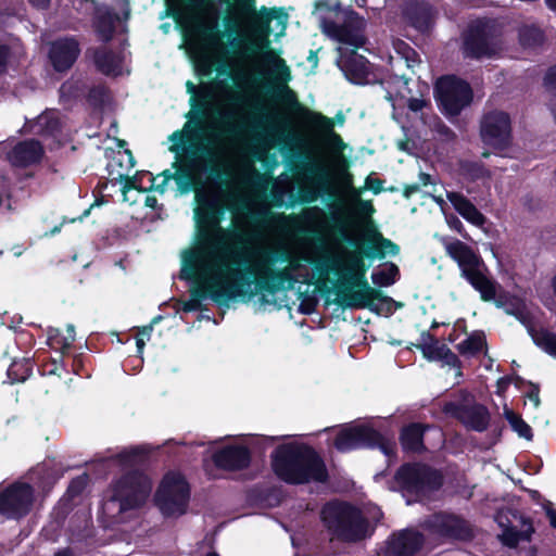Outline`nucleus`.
<instances>
[{
	"label": "nucleus",
	"instance_id": "obj_1",
	"mask_svg": "<svg viewBox=\"0 0 556 556\" xmlns=\"http://www.w3.org/2000/svg\"><path fill=\"white\" fill-rule=\"evenodd\" d=\"M191 111L181 130L173 132L169 151L175 153L176 170L153 177L141 173L129 177L135 160L129 150L117 153L126 177L123 194L130 189L164 192L173 178L180 193H195L194 218L198 233L181 252L180 277L192 282L184 312L201 308L206 299L222 301L258 296L261 304L279 306L280 294L295 283L325 282L330 273L328 261L309 237H301L292 251L270 241H249L243 233L219 226L225 206L237 226H245L254 215L270 210L266 191L268 179L252 163H245L222 189V174L230 156L247 138L241 108L222 102L214 87H187Z\"/></svg>",
	"mask_w": 556,
	"mask_h": 556
},
{
	"label": "nucleus",
	"instance_id": "obj_2",
	"mask_svg": "<svg viewBox=\"0 0 556 556\" xmlns=\"http://www.w3.org/2000/svg\"><path fill=\"white\" fill-rule=\"evenodd\" d=\"M170 11L182 28L187 54L201 75L212 74L217 65L257 64V56L269 49V36L280 37L287 15L263 8L243 28L241 18L229 15L231 27L217 29V9L206 0H169Z\"/></svg>",
	"mask_w": 556,
	"mask_h": 556
},
{
	"label": "nucleus",
	"instance_id": "obj_3",
	"mask_svg": "<svg viewBox=\"0 0 556 556\" xmlns=\"http://www.w3.org/2000/svg\"><path fill=\"white\" fill-rule=\"evenodd\" d=\"M314 14L317 16L323 33L338 43L337 65L353 84L371 83L369 63L356 53L365 45V20L338 3L318 0Z\"/></svg>",
	"mask_w": 556,
	"mask_h": 556
},
{
	"label": "nucleus",
	"instance_id": "obj_4",
	"mask_svg": "<svg viewBox=\"0 0 556 556\" xmlns=\"http://www.w3.org/2000/svg\"><path fill=\"white\" fill-rule=\"evenodd\" d=\"M150 452L149 447L132 446L104 458L109 467H118L128 472L112 485L111 494L102 505V522L106 528L124 525L138 517L140 507L151 492L149 479L132 468L141 457Z\"/></svg>",
	"mask_w": 556,
	"mask_h": 556
},
{
	"label": "nucleus",
	"instance_id": "obj_5",
	"mask_svg": "<svg viewBox=\"0 0 556 556\" xmlns=\"http://www.w3.org/2000/svg\"><path fill=\"white\" fill-rule=\"evenodd\" d=\"M447 254L457 262L466 280L480 293L485 302H494L508 315L515 316L527 329L531 327L526 303L522 299L505 292H498L500 285L488 275L482 260L464 242L446 241Z\"/></svg>",
	"mask_w": 556,
	"mask_h": 556
},
{
	"label": "nucleus",
	"instance_id": "obj_6",
	"mask_svg": "<svg viewBox=\"0 0 556 556\" xmlns=\"http://www.w3.org/2000/svg\"><path fill=\"white\" fill-rule=\"evenodd\" d=\"M291 71L286 61L275 50H267L257 56V64H238L233 79L240 88L260 93L266 88L288 102L296 103L294 91L288 86Z\"/></svg>",
	"mask_w": 556,
	"mask_h": 556
},
{
	"label": "nucleus",
	"instance_id": "obj_7",
	"mask_svg": "<svg viewBox=\"0 0 556 556\" xmlns=\"http://www.w3.org/2000/svg\"><path fill=\"white\" fill-rule=\"evenodd\" d=\"M273 467L276 475L289 483L324 482L327 479L321 458L303 444L280 445L273 454Z\"/></svg>",
	"mask_w": 556,
	"mask_h": 556
},
{
	"label": "nucleus",
	"instance_id": "obj_8",
	"mask_svg": "<svg viewBox=\"0 0 556 556\" xmlns=\"http://www.w3.org/2000/svg\"><path fill=\"white\" fill-rule=\"evenodd\" d=\"M320 517L328 532L339 540L355 542L364 539L368 533L367 520L357 508L346 503L326 504L320 511Z\"/></svg>",
	"mask_w": 556,
	"mask_h": 556
},
{
	"label": "nucleus",
	"instance_id": "obj_9",
	"mask_svg": "<svg viewBox=\"0 0 556 556\" xmlns=\"http://www.w3.org/2000/svg\"><path fill=\"white\" fill-rule=\"evenodd\" d=\"M342 300L348 307L369 308L370 311L381 313H391L395 301L383 296L379 291L371 288L365 279V276L342 274Z\"/></svg>",
	"mask_w": 556,
	"mask_h": 556
},
{
	"label": "nucleus",
	"instance_id": "obj_10",
	"mask_svg": "<svg viewBox=\"0 0 556 556\" xmlns=\"http://www.w3.org/2000/svg\"><path fill=\"white\" fill-rule=\"evenodd\" d=\"M333 444L340 452L362 447H379L387 456H390L394 451V444L366 421L346 425L338 432Z\"/></svg>",
	"mask_w": 556,
	"mask_h": 556
},
{
	"label": "nucleus",
	"instance_id": "obj_11",
	"mask_svg": "<svg viewBox=\"0 0 556 556\" xmlns=\"http://www.w3.org/2000/svg\"><path fill=\"white\" fill-rule=\"evenodd\" d=\"M399 490L406 497V503L412 504L420 500L428 491L441 485V476L425 465H404L395 475Z\"/></svg>",
	"mask_w": 556,
	"mask_h": 556
},
{
	"label": "nucleus",
	"instance_id": "obj_12",
	"mask_svg": "<svg viewBox=\"0 0 556 556\" xmlns=\"http://www.w3.org/2000/svg\"><path fill=\"white\" fill-rule=\"evenodd\" d=\"M189 501V485L177 472H168L162 480L155 494V502L167 517L182 515Z\"/></svg>",
	"mask_w": 556,
	"mask_h": 556
},
{
	"label": "nucleus",
	"instance_id": "obj_13",
	"mask_svg": "<svg viewBox=\"0 0 556 556\" xmlns=\"http://www.w3.org/2000/svg\"><path fill=\"white\" fill-rule=\"evenodd\" d=\"M435 96L443 112L450 116L458 115L472 100L470 86L455 76H445L438 79Z\"/></svg>",
	"mask_w": 556,
	"mask_h": 556
},
{
	"label": "nucleus",
	"instance_id": "obj_14",
	"mask_svg": "<svg viewBox=\"0 0 556 556\" xmlns=\"http://www.w3.org/2000/svg\"><path fill=\"white\" fill-rule=\"evenodd\" d=\"M429 534L440 540H469L472 536L470 525L458 516L439 513L425 522Z\"/></svg>",
	"mask_w": 556,
	"mask_h": 556
},
{
	"label": "nucleus",
	"instance_id": "obj_15",
	"mask_svg": "<svg viewBox=\"0 0 556 556\" xmlns=\"http://www.w3.org/2000/svg\"><path fill=\"white\" fill-rule=\"evenodd\" d=\"M34 500V491L26 483H14L0 493V514L18 519L28 514Z\"/></svg>",
	"mask_w": 556,
	"mask_h": 556
},
{
	"label": "nucleus",
	"instance_id": "obj_16",
	"mask_svg": "<svg viewBox=\"0 0 556 556\" xmlns=\"http://www.w3.org/2000/svg\"><path fill=\"white\" fill-rule=\"evenodd\" d=\"M496 522L502 528L498 538L508 547L517 546L520 541H529L533 532L531 522L516 511H498Z\"/></svg>",
	"mask_w": 556,
	"mask_h": 556
},
{
	"label": "nucleus",
	"instance_id": "obj_17",
	"mask_svg": "<svg viewBox=\"0 0 556 556\" xmlns=\"http://www.w3.org/2000/svg\"><path fill=\"white\" fill-rule=\"evenodd\" d=\"M510 118L507 113L494 111L484 115L481 137L486 146L502 150L510 142Z\"/></svg>",
	"mask_w": 556,
	"mask_h": 556
},
{
	"label": "nucleus",
	"instance_id": "obj_18",
	"mask_svg": "<svg viewBox=\"0 0 556 556\" xmlns=\"http://www.w3.org/2000/svg\"><path fill=\"white\" fill-rule=\"evenodd\" d=\"M273 219L281 228L292 227L295 233H319L325 227V213L317 206L307 207L299 215L278 214Z\"/></svg>",
	"mask_w": 556,
	"mask_h": 556
},
{
	"label": "nucleus",
	"instance_id": "obj_19",
	"mask_svg": "<svg viewBox=\"0 0 556 556\" xmlns=\"http://www.w3.org/2000/svg\"><path fill=\"white\" fill-rule=\"evenodd\" d=\"M443 410L458 419L466 428L479 432L484 431L490 421L486 408L477 403L448 402L444 405Z\"/></svg>",
	"mask_w": 556,
	"mask_h": 556
},
{
	"label": "nucleus",
	"instance_id": "obj_20",
	"mask_svg": "<svg viewBox=\"0 0 556 556\" xmlns=\"http://www.w3.org/2000/svg\"><path fill=\"white\" fill-rule=\"evenodd\" d=\"M79 51V45L75 38H63L52 43L49 56L54 68L61 72L74 64Z\"/></svg>",
	"mask_w": 556,
	"mask_h": 556
},
{
	"label": "nucleus",
	"instance_id": "obj_21",
	"mask_svg": "<svg viewBox=\"0 0 556 556\" xmlns=\"http://www.w3.org/2000/svg\"><path fill=\"white\" fill-rule=\"evenodd\" d=\"M213 459L219 468L238 470L249 465L250 452L243 445H229L216 452Z\"/></svg>",
	"mask_w": 556,
	"mask_h": 556
},
{
	"label": "nucleus",
	"instance_id": "obj_22",
	"mask_svg": "<svg viewBox=\"0 0 556 556\" xmlns=\"http://www.w3.org/2000/svg\"><path fill=\"white\" fill-rule=\"evenodd\" d=\"M422 535L415 530H404L394 534L389 542L392 556H413L422 545Z\"/></svg>",
	"mask_w": 556,
	"mask_h": 556
},
{
	"label": "nucleus",
	"instance_id": "obj_23",
	"mask_svg": "<svg viewBox=\"0 0 556 556\" xmlns=\"http://www.w3.org/2000/svg\"><path fill=\"white\" fill-rule=\"evenodd\" d=\"M43 154L42 146L36 140L18 142L10 152L9 161L14 166L25 167L37 163Z\"/></svg>",
	"mask_w": 556,
	"mask_h": 556
},
{
	"label": "nucleus",
	"instance_id": "obj_24",
	"mask_svg": "<svg viewBox=\"0 0 556 556\" xmlns=\"http://www.w3.org/2000/svg\"><path fill=\"white\" fill-rule=\"evenodd\" d=\"M363 235L364 239L375 251L376 256L384 257L387 255L394 256L399 254V245L392 242L391 240L384 238L382 233L370 222H368L365 225Z\"/></svg>",
	"mask_w": 556,
	"mask_h": 556
},
{
	"label": "nucleus",
	"instance_id": "obj_25",
	"mask_svg": "<svg viewBox=\"0 0 556 556\" xmlns=\"http://www.w3.org/2000/svg\"><path fill=\"white\" fill-rule=\"evenodd\" d=\"M495 51V48L490 42V38L484 31L475 30L473 28L469 30L464 43V53L466 56L479 59L490 56L494 54Z\"/></svg>",
	"mask_w": 556,
	"mask_h": 556
},
{
	"label": "nucleus",
	"instance_id": "obj_26",
	"mask_svg": "<svg viewBox=\"0 0 556 556\" xmlns=\"http://www.w3.org/2000/svg\"><path fill=\"white\" fill-rule=\"evenodd\" d=\"M446 197L455 211L468 223L475 226H482L484 224L485 217L465 195L458 192H447Z\"/></svg>",
	"mask_w": 556,
	"mask_h": 556
},
{
	"label": "nucleus",
	"instance_id": "obj_27",
	"mask_svg": "<svg viewBox=\"0 0 556 556\" xmlns=\"http://www.w3.org/2000/svg\"><path fill=\"white\" fill-rule=\"evenodd\" d=\"M94 63L99 71L105 75L118 76L124 73V56L104 48L94 53Z\"/></svg>",
	"mask_w": 556,
	"mask_h": 556
},
{
	"label": "nucleus",
	"instance_id": "obj_28",
	"mask_svg": "<svg viewBox=\"0 0 556 556\" xmlns=\"http://www.w3.org/2000/svg\"><path fill=\"white\" fill-rule=\"evenodd\" d=\"M60 117L56 111H47L38 116L31 126L35 134L55 136L60 128Z\"/></svg>",
	"mask_w": 556,
	"mask_h": 556
},
{
	"label": "nucleus",
	"instance_id": "obj_29",
	"mask_svg": "<svg viewBox=\"0 0 556 556\" xmlns=\"http://www.w3.org/2000/svg\"><path fill=\"white\" fill-rule=\"evenodd\" d=\"M422 434L424 429L418 424H413L403 429L401 434V442L403 448L412 452H419L422 450Z\"/></svg>",
	"mask_w": 556,
	"mask_h": 556
},
{
	"label": "nucleus",
	"instance_id": "obj_30",
	"mask_svg": "<svg viewBox=\"0 0 556 556\" xmlns=\"http://www.w3.org/2000/svg\"><path fill=\"white\" fill-rule=\"evenodd\" d=\"M533 342L546 353L556 356V333L544 328L535 329L532 325L528 329Z\"/></svg>",
	"mask_w": 556,
	"mask_h": 556
},
{
	"label": "nucleus",
	"instance_id": "obj_31",
	"mask_svg": "<svg viewBox=\"0 0 556 556\" xmlns=\"http://www.w3.org/2000/svg\"><path fill=\"white\" fill-rule=\"evenodd\" d=\"M333 263L342 274H353L354 276H365V263L361 254L356 252H350L343 261L334 260Z\"/></svg>",
	"mask_w": 556,
	"mask_h": 556
},
{
	"label": "nucleus",
	"instance_id": "obj_32",
	"mask_svg": "<svg viewBox=\"0 0 556 556\" xmlns=\"http://www.w3.org/2000/svg\"><path fill=\"white\" fill-rule=\"evenodd\" d=\"M485 345V336L481 331H475L464 341L457 344L458 352L467 357L475 356L480 353Z\"/></svg>",
	"mask_w": 556,
	"mask_h": 556
},
{
	"label": "nucleus",
	"instance_id": "obj_33",
	"mask_svg": "<svg viewBox=\"0 0 556 556\" xmlns=\"http://www.w3.org/2000/svg\"><path fill=\"white\" fill-rule=\"evenodd\" d=\"M399 267L393 263H388L383 267L376 269L371 274L374 285L378 287H389L399 279Z\"/></svg>",
	"mask_w": 556,
	"mask_h": 556
},
{
	"label": "nucleus",
	"instance_id": "obj_34",
	"mask_svg": "<svg viewBox=\"0 0 556 556\" xmlns=\"http://www.w3.org/2000/svg\"><path fill=\"white\" fill-rule=\"evenodd\" d=\"M504 417L508 421L511 429L520 437L528 441L532 440L533 433L531 427L514 410L504 407L503 412Z\"/></svg>",
	"mask_w": 556,
	"mask_h": 556
},
{
	"label": "nucleus",
	"instance_id": "obj_35",
	"mask_svg": "<svg viewBox=\"0 0 556 556\" xmlns=\"http://www.w3.org/2000/svg\"><path fill=\"white\" fill-rule=\"evenodd\" d=\"M519 39L523 47H536L544 40L543 33L535 26H523L519 30Z\"/></svg>",
	"mask_w": 556,
	"mask_h": 556
},
{
	"label": "nucleus",
	"instance_id": "obj_36",
	"mask_svg": "<svg viewBox=\"0 0 556 556\" xmlns=\"http://www.w3.org/2000/svg\"><path fill=\"white\" fill-rule=\"evenodd\" d=\"M96 27L102 40H109L114 31V18L110 13L99 15L96 22Z\"/></svg>",
	"mask_w": 556,
	"mask_h": 556
},
{
	"label": "nucleus",
	"instance_id": "obj_37",
	"mask_svg": "<svg viewBox=\"0 0 556 556\" xmlns=\"http://www.w3.org/2000/svg\"><path fill=\"white\" fill-rule=\"evenodd\" d=\"M424 355L431 361L446 358L447 356L454 357L451 351L444 344H427L422 348Z\"/></svg>",
	"mask_w": 556,
	"mask_h": 556
},
{
	"label": "nucleus",
	"instance_id": "obj_38",
	"mask_svg": "<svg viewBox=\"0 0 556 556\" xmlns=\"http://www.w3.org/2000/svg\"><path fill=\"white\" fill-rule=\"evenodd\" d=\"M395 49L397 53L401 54V60H404L408 68H413L416 64L419 63L416 52L405 42H397L395 45Z\"/></svg>",
	"mask_w": 556,
	"mask_h": 556
},
{
	"label": "nucleus",
	"instance_id": "obj_39",
	"mask_svg": "<svg viewBox=\"0 0 556 556\" xmlns=\"http://www.w3.org/2000/svg\"><path fill=\"white\" fill-rule=\"evenodd\" d=\"M312 124L320 131L323 139L330 135V132H333V122L332 119L319 114V113H313Z\"/></svg>",
	"mask_w": 556,
	"mask_h": 556
},
{
	"label": "nucleus",
	"instance_id": "obj_40",
	"mask_svg": "<svg viewBox=\"0 0 556 556\" xmlns=\"http://www.w3.org/2000/svg\"><path fill=\"white\" fill-rule=\"evenodd\" d=\"M65 336L59 329H51L48 334V343L52 349L65 351L71 348L72 344H65Z\"/></svg>",
	"mask_w": 556,
	"mask_h": 556
},
{
	"label": "nucleus",
	"instance_id": "obj_41",
	"mask_svg": "<svg viewBox=\"0 0 556 556\" xmlns=\"http://www.w3.org/2000/svg\"><path fill=\"white\" fill-rule=\"evenodd\" d=\"M324 142L336 154L337 157H339V154L342 153L343 149L345 148L341 137L334 131L330 132V135H327L324 138Z\"/></svg>",
	"mask_w": 556,
	"mask_h": 556
},
{
	"label": "nucleus",
	"instance_id": "obj_42",
	"mask_svg": "<svg viewBox=\"0 0 556 556\" xmlns=\"http://www.w3.org/2000/svg\"><path fill=\"white\" fill-rule=\"evenodd\" d=\"M355 212L363 218H369L374 212L375 208L370 201H359L355 206Z\"/></svg>",
	"mask_w": 556,
	"mask_h": 556
},
{
	"label": "nucleus",
	"instance_id": "obj_43",
	"mask_svg": "<svg viewBox=\"0 0 556 556\" xmlns=\"http://www.w3.org/2000/svg\"><path fill=\"white\" fill-rule=\"evenodd\" d=\"M22 367H24V365L18 364V363H13V364L10 366V368H9V370H8V376H9V378H11V379H12V381H24V380L27 378V376H28V371H29V369H28V368H24L23 374H22L21 376H17V371H18Z\"/></svg>",
	"mask_w": 556,
	"mask_h": 556
},
{
	"label": "nucleus",
	"instance_id": "obj_44",
	"mask_svg": "<svg viewBox=\"0 0 556 556\" xmlns=\"http://www.w3.org/2000/svg\"><path fill=\"white\" fill-rule=\"evenodd\" d=\"M235 2L241 14L250 15L255 13L254 0H235Z\"/></svg>",
	"mask_w": 556,
	"mask_h": 556
},
{
	"label": "nucleus",
	"instance_id": "obj_45",
	"mask_svg": "<svg viewBox=\"0 0 556 556\" xmlns=\"http://www.w3.org/2000/svg\"><path fill=\"white\" fill-rule=\"evenodd\" d=\"M10 65V50L7 46H0V76L5 74Z\"/></svg>",
	"mask_w": 556,
	"mask_h": 556
},
{
	"label": "nucleus",
	"instance_id": "obj_46",
	"mask_svg": "<svg viewBox=\"0 0 556 556\" xmlns=\"http://www.w3.org/2000/svg\"><path fill=\"white\" fill-rule=\"evenodd\" d=\"M152 331V326L144 327L142 330L139 331L137 338H136V345L138 349V352L141 354L146 344V339L150 338Z\"/></svg>",
	"mask_w": 556,
	"mask_h": 556
},
{
	"label": "nucleus",
	"instance_id": "obj_47",
	"mask_svg": "<svg viewBox=\"0 0 556 556\" xmlns=\"http://www.w3.org/2000/svg\"><path fill=\"white\" fill-rule=\"evenodd\" d=\"M364 189L372 190L375 193H379L382 190V182L380 179L368 176L365 180Z\"/></svg>",
	"mask_w": 556,
	"mask_h": 556
},
{
	"label": "nucleus",
	"instance_id": "obj_48",
	"mask_svg": "<svg viewBox=\"0 0 556 556\" xmlns=\"http://www.w3.org/2000/svg\"><path fill=\"white\" fill-rule=\"evenodd\" d=\"M545 86L549 91H556V65L547 72Z\"/></svg>",
	"mask_w": 556,
	"mask_h": 556
},
{
	"label": "nucleus",
	"instance_id": "obj_49",
	"mask_svg": "<svg viewBox=\"0 0 556 556\" xmlns=\"http://www.w3.org/2000/svg\"><path fill=\"white\" fill-rule=\"evenodd\" d=\"M446 222H447L448 226L452 229L456 230L462 236L466 237V235L463 233L464 226H463L462 222L457 217H455V216H446Z\"/></svg>",
	"mask_w": 556,
	"mask_h": 556
},
{
	"label": "nucleus",
	"instance_id": "obj_50",
	"mask_svg": "<svg viewBox=\"0 0 556 556\" xmlns=\"http://www.w3.org/2000/svg\"><path fill=\"white\" fill-rule=\"evenodd\" d=\"M361 195H362V189H357V188H354V187H350L349 190H348V197H349V200L351 201V203L355 206L357 203H359V201H363L361 199Z\"/></svg>",
	"mask_w": 556,
	"mask_h": 556
},
{
	"label": "nucleus",
	"instance_id": "obj_51",
	"mask_svg": "<svg viewBox=\"0 0 556 556\" xmlns=\"http://www.w3.org/2000/svg\"><path fill=\"white\" fill-rule=\"evenodd\" d=\"M426 101L424 99L410 98L408 100V108L413 112L421 111L426 106Z\"/></svg>",
	"mask_w": 556,
	"mask_h": 556
},
{
	"label": "nucleus",
	"instance_id": "obj_52",
	"mask_svg": "<svg viewBox=\"0 0 556 556\" xmlns=\"http://www.w3.org/2000/svg\"><path fill=\"white\" fill-rule=\"evenodd\" d=\"M470 175L473 179H480V178L489 177L490 173L488 169H485L484 167H482L480 165H473Z\"/></svg>",
	"mask_w": 556,
	"mask_h": 556
},
{
	"label": "nucleus",
	"instance_id": "obj_53",
	"mask_svg": "<svg viewBox=\"0 0 556 556\" xmlns=\"http://www.w3.org/2000/svg\"><path fill=\"white\" fill-rule=\"evenodd\" d=\"M65 344H73L75 341V328L73 325H67L66 331H65Z\"/></svg>",
	"mask_w": 556,
	"mask_h": 556
},
{
	"label": "nucleus",
	"instance_id": "obj_54",
	"mask_svg": "<svg viewBox=\"0 0 556 556\" xmlns=\"http://www.w3.org/2000/svg\"><path fill=\"white\" fill-rule=\"evenodd\" d=\"M528 399L533 404L534 408H536L540 405L539 391L536 389H532L528 393Z\"/></svg>",
	"mask_w": 556,
	"mask_h": 556
},
{
	"label": "nucleus",
	"instance_id": "obj_55",
	"mask_svg": "<svg viewBox=\"0 0 556 556\" xmlns=\"http://www.w3.org/2000/svg\"><path fill=\"white\" fill-rule=\"evenodd\" d=\"M547 517L549 519V523L553 528H556V511L552 508H547L546 510Z\"/></svg>",
	"mask_w": 556,
	"mask_h": 556
},
{
	"label": "nucleus",
	"instance_id": "obj_56",
	"mask_svg": "<svg viewBox=\"0 0 556 556\" xmlns=\"http://www.w3.org/2000/svg\"><path fill=\"white\" fill-rule=\"evenodd\" d=\"M156 204H157L156 198L151 197V195L146 197V205L147 206L154 208L156 206Z\"/></svg>",
	"mask_w": 556,
	"mask_h": 556
},
{
	"label": "nucleus",
	"instance_id": "obj_57",
	"mask_svg": "<svg viewBox=\"0 0 556 556\" xmlns=\"http://www.w3.org/2000/svg\"><path fill=\"white\" fill-rule=\"evenodd\" d=\"M419 180H420L422 186H427V185H429L431 182V176L428 175V174L421 173L419 175Z\"/></svg>",
	"mask_w": 556,
	"mask_h": 556
},
{
	"label": "nucleus",
	"instance_id": "obj_58",
	"mask_svg": "<svg viewBox=\"0 0 556 556\" xmlns=\"http://www.w3.org/2000/svg\"><path fill=\"white\" fill-rule=\"evenodd\" d=\"M418 190V186L416 185H412V186H408L406 189H405V192L404 194L406 197H409L410 194H413L414 192H416Z\"/></svg>",
	"mask_w": 556,
	"mask_h": 556
},
{
	"label": "nucleus",
	"instance_id": "obj_59",
	"mask_svg": "<svg viewBox=\"0 0 556 556\" xmlns=\"http://www.w3.org/2000/svg\"><path fill=\"white\" fill-rule=\"evenodd\" d=\"M282 438H285V435H282V437H262V440L266 441L268 444H273L275 441L280 440Z\"/></svg>",
	"mask_w": 556,
	"mask_h": 556
},
{
	"label": "nucleus",
	"instance_id": "obj_60",
	"mask_svg": "<svg viewBox=\"0 0 556 556\" xmlns=\"http://www.w3.org/2000/svg\"><path fill=\"white\" fill-rule=\"evenodd\" d=\"M35 7L43 8L49 0H29Z\"/></svg>",
	"mask_w": 556,
	"mask_h": 556
},
{
	"label": "nucleus",
	"instance_id": "obj_61",
	"mask_svg": "<svg viewBox=\"0 0 556 556\" xmlns=\"http://www.w3.org/2000/svg\"><path fill=\"white\" fill-rule=\"evenodd\" d=\"M227 98H228V100H237V99H239V93L233 90H228Z\"/></svg>",
	"mask_w": 556,
	"mask_h": 556
},
{
	"label": "nucleus",
	"instance_id": "obj_62",
	"mask_svg": "<svg viewBox=\"0 0 556 556\" xmlns=\"http://www.w3.org/2000/svg\"><path fill=\"white\" fill-rule=\"evenodd\" d=\"M81 484H83V481H80V480L73 481L70 485V491H73L76 486H77V489H79L81 486Z\"/></svg>",
	"mask_w": 556,
	"mask_h": 556
},
{
	"label": "nucleus",
	"instance_id": "obj_63",
	"mask_svg": "<svg viewBox=\"0 0 556 556\" xmlns=\"http://www.w3.org/2000/svg\"><path fill=\"white\" fill-rule=\"evenodd\" d=\"M55 556H72V552L65 548L55 553Z\"/></svg>",
	"mask_w": 556,
	"mask_h": 556
},
{
	"label": "nucleus",
	"instance_id": "obj_64",
	"mask_svg": "<svg viewBox=\"0 0 556 556\" xmlns=\"http://www.w3.org/2000/svg\"><path fill=\"white\" fill-rule=\"evenodd\" d=\"M545 1H546L547 7H548L551 10H553V11H555V12H556V0H545Z\"/></svg>",
	"mask_w": 556,
	"mask_h": 556
}]
</instances>
